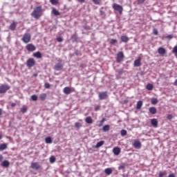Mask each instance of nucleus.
Returning <instances> with one entry per match:
<instances>
[{
    "label": "nucleus",
    "mask_w": 177,
    "mask_h": 177,
    "mask_svg": "<svg viewBox=\"0 0 177 177\" xmlns=\"http://www.w3.org/2000/svg\"><path fill=\"white\" fill-rule=\"evenodd\" d=\"M42 12H44V9H42V6H37L34 8L33 11L31 13L32 17L38 20L41 16H42Z\"/></svg>",
    "instance_id": "f257e3e1"
},
{
    "label": "nucleus",
    "mask_w": 177,
    "mask_h": 177,
    "mask_svg": "<svg viewBox=\"0 0 177 177\" xmlns=\"http://www.w3.org/2000/svg\"><path fill=\"white\" fill-rule=\"evenodd\" d=\"M21 41L24 42V44H28L31 41V35L30 33H25L21 38Z\"/></svg>",
    "instance_id": "f03ea898"
},
{
    "label": "nucleus",
    "mask_w": 177,
    "mask_h": 177,
    "mask_svg": "<svg viewBox=\"0 0 177 177\" xmlns=\"http://www.w3.org/2000/svg\"><path fill=\"white\" fill-rule=\"evenodd\" d=\"M9 89H10V86L8 84L0 85V93H6Z\"/></svg>",
    "instance_id": "7ed1b4c3"
},
{
    "label": "nucleus",
    "mask_w": 177,
    "mask_h": 177,
    "mask_svg": "<svg viewBox=\"0 0 177 177\" xmlns=\"http://www.w3.org/2000/svg\"><path fill=\"white\" fill-rule=\"evenodd\" d=\"M112 8L113 9H114V10H117L118 12H119L120 15H122V11L124 10V8H122V7L120 6V4L113 3Z\"/></svg>",
    "instance_id": "20e7f679"
},
{
    "label": "nucleus",
    "mask_w": 177,
    "mask_h": 177,
    "mask_svg": "<svg viewBox=\"0 0 177 177\" xmlns=\"http://www.w3.org/2000/svg\"><path fill=\"white\" fill-rule=\"evenodd\" d=\"M26 66L28 68H31V67H34L35 66V59L34 58H29L26 61Z\"/></svg>",
    "instance_id": "39448f33"
},
{
    "label": "nucleus",
    "mask_w": 177,
    "mask_h": 177,
    "mask_svg": "<svg viewBox=\"0 0 177 177\" xmlns=\"http://www.w3.org/2000/svg\"><path fill=\"white\" fill-rule=\"evenodd\" d=\"M124 57H125V55H124V53L122 51L119 52L116 57L117 63H121Z\"/></svg>",
    "instance_id": "423d86ee"
},
{
    "label": "nucleus",
    "mask_w": 177,
    "mask_h": 177,
    "mask_svg": "<svg viewBox=\"0 0 177 177\" xmlns=\"http://www.w3.org/2000/svg\"><path fill=\"white\" fill-rule=\"evenodd\" d=\"M63 92L65 95H70V93H71V92H75V88L66 86V87L64 88Z\"/></svg>",
    "instance_id": "0eeeda50"
},
{
    "label": "nucleus",
    "mask_w": 177,
    "mask_h": 177,
    "mask_svg": "<svg viewBox=\"0 0 177 177\" xmlns=\"http://www.w3.org/2000/svg\"><path fill=\"white\" fill-rule=\"evenodd\" d=\"M26 49L28 50V52H34L36 49L37 47L32 44H28L26 46Z\"/></svg>",
    "instance_id": "6e6552de"
},
{
    "label": "nucleus",
    "mask_w": 177,
    "mask_h": 177,
    "mask_svg": "<svg viewBox=\"0 0 177 177\" xmlns=\"http://www.w3.org/2000/svg\"><path fill=\"white\" fill-rule=\"evenodd\" d=\"M59 63L56 64L54 66V69L56 70V71H61V70H63V65L62 64V59L58 60Z\"/></svg>",
    "instance_id": "1a4fd4ad"
},
{
    "label": "nucleus",
    "mask_w": 177,
    "mask_h": 177,
    "mask_svg": "<svg viewBox=\"0 0 177 177\" xmlns=\"http://www.w3.org/2000/svg\"><path fill=\"white\" fill-rule=\"evenodd\" d=\"M31 169H35L36 171H38L41 168V165L38 163V162H33L31 163Z\"/></svg>",
    "instance_id": "9d476101"
},
{
    "label": "nucleus",
    "mask_w": 177,
    "mask_h": 177,
    "mask_svg": "<svg viewBox=\"0 0 177 177\" xmlns=\"http://www.w3.org/2000/svg\"><path fill=\"white\" fill-rule=\"evenodd\" d=\"M134 67H140L142 66V58L138 57L137 59L134 61L133 63Z\"/></svg>",
    "instance_id": "9b49d317"
},
{
    "label": "nucleus",
    "mask_w": 177,
    "mask_h": 177,
    "mask_svg": "<svg viewBox=\"0 0 177 177\" xmlns=\"http://www.w3.org/2000/svg\"><path fill=\"white\" fill-rule=\"evenodd\" d=\"M107 92H100L99 93L98 97L100 100H104V99H107Z\"/></svg>",
    "instance_id": "f8f14e48"
},
{
    "label": "nucleus",
    "mask_w": 177,
    "mask_h": 177,
    "mask_svg": "<svg viewBox=\"0 0 177 177\" xmlns=\"http://www.w3.org/2000/svg\"><path fill=\"white\" fill-rule=\"evenodd\" d=\"M158 53L160 55V56H164L167 53V50L162 47H159L158 49Z\"/></svg>",
    "instance_id": "ddd939ff"
},
{
    "label": "nucleus",
    "mask_w": 177,
    "mask_h": 177,
    "mask_svg": "<svg viewBox=\"0 0 177 177\" xmlns=\"http://www.w3.org/2000/svg\"><path fill=\"white\" fill-rule=\"evenodd\" d=\"M151 124L153 128H157L158 127V120L156 118L151 119Z\"/></svg>",
    "instance_id": "4468645a"
},
{
    "label": "nucleus",
    "mask_w": 177,
    "mask_h": 177,
    "mask_svg": "<svg viewBox=\"0 0 177 177\" xmlns=\"http://www.w3.org/2000/svg\"><path fill=\"white\" fill-rule=\"evenodd\" d=\"M113 153L115 154V156H119L120 153H121V149L118 147H115L113 149Z\"/></svg>",
    "instance_id": "2eb2a0df"
},
{
    "label": "nucleus",
    "mask_w": 177,
    "mask_h": 177,
    "mask_svg": "<svg viewBox=\"0 0 177 177\" xmlns=\"http://www.w3.org/2000/svg\"><path fill=\"white\" fill-rule=\"evenodd\" d=\"M16 27H17V24L15 21H12V23L9 26V30H11V31H15V30H16Z\"/></svg>",
    "instance_id": "dca6fc26"
},
{
    "label": "nucleus",
    "mask_w": 177,
    "mask_h": 177,
    "mask_svg": "<svg viewBox=\"0 0 177 177\" xmlns=\"http://www.w3.org/2000/svg\"><path fill=\"white\" fill-rule=\"evenodd\" d=\"M133 147H135V149H140V147H142L140 141L136 140L133 143Z\"/></svg>",
    "instance_id": "f3484780"
},
{
    "label": "nucleus",
    "mask_w": 177,
    "mask_h": 177,
    "mask_svg": "<svg viewBox=\"0 0 177 177\" xmlns=\"http://www.w3.org/2000/svg\"><path fill=\"white\" fill-rule=\"evenodd\" d=\"M149 111L151 114H153V115L157 114V109L154 106L150 107L149 109Z\"/></svg>",
    "instance_id": "a211bd4d"
},
{
    "label": "nucleus",
    "mask_w": 177,
    "mask_h": 177,
    "mask_svg": "<svg viewBox=\"0 0 177 177\" xmlns=\"http://www.w3.org/2000/svg\"><path fill=\"white\" fill-rule=\"evenodd\" d=\"M33 56L34 57H37V59H41L42 58V53H41V52L37 51L35 53H33Z\"/></svg>",
    "instance_id": "6ab92c4d"
},
{
    "label": "nucleus",
    "mask_w": 177,
    "mask_h": 177,
    "mask_svg": "<svg viewBox=\"0 0 177 177\" xmlns=\"http://www.w3.org/2000/svg\"><path fill=\"white\" fill-rule=\"evenodd\" d=\"M142 106H143V101L142 100L138 101L136 105L137 110H140V109H142Z\"/></svg>",
    "instance_id": "aec40b11"
},
{
    "label": "nucleus",
    "mask_w": 177,
    "mask_h": 177,
    "mask_svg": "<svg viewBox=\"0 0 177 177\" xmlns=\"http://www.w3.org/2000/svg\"><path fill=\"white\" fill-rule=\"evenodd\" d=\"M10 165V163L8 160H4L1 163V166L3 167L4 168H8Z\"/></svg>",
    "instance_id": "412c9836"
},
{
    "label": "nucleus",
    "mask_w": 177,
    "mask_h": 177,
    "mask_svg": "<svg viewBox=\"0 0 177 177\" xmlns=\"http://www.w3.org/2000/svg\"><path fill=\"white\" fill-rule=\"evenodd\" d=\"M52 13L54 16H60V12H59L56 8H53Z\"/></svg>",
    "instance_id": "4be33fe9"
},
{
    "label": "nucleus",
    "mask_w": 177,
    "mask_h": 177,
    "mask_svg": "<svg viewBox=\"0 0 177 177\" xmlns=\"http://www.w3.org/2000/svg\"><path fill=\"white\" fill-rule=\"evenodd\" d=\"M85 121L87 124H93V120L91 116L86 118Z\"/></svg>",
    "instance_id": "5701e85b"
},
{
    "label": "nucleus",
    "mask_w": 177,
    "mask_h": 177,
    "mask_svg": "<svg viewBox=\"0 0 177 177\" xmlns=\"http://www.w3.org/2000/svg\"><path fill=\"white\" fill-rule=\"evenodd\" d=\"M104 173L106 175H111V174H113V170L111 168H106L104 169Z\"/></svg>",
    "instance_id": "b1692460"
},
{
    "label": "nucleus",
    "mask_w": 177,
    "mask_h": 177,
    "mask_svg": "<svg viewBox=\"0 0 177 177\" xmlns=\"http://www.w3.org/2000/svg\"><path fill=\"white\" fill-rule=\"evenodd\" d=\"M153 88L154 86L152 84H148L146 86V89H147V91H153Z\"/></svg>",
    "instance_id": "393cba45"
},
{
    "label": "nucleus",
    "mask_w": 177,
    "mask_h": 177,
    "mask_svg": "<svg viewBox=\"0 0 177 177\" xmlns=\"http://www.w3.org/2000/svg\"><path fill=\"white\" fill-rule=\"evenodd\" d=\"M104 145V141H100L95 145V149H99V147H102Z\"/></svg>",
    "instance_id": "a878e982"
},
{
    "label": "nucleus",
    "mask_w": 177,
    "mask_h": 177,
    "mask_svg": "<svg viewBox=\"0 0 177 177\" xmlns=\"http://www.w3.org/2000/svg\"><path fill=\"white\" fill-rule=\"evenodd\" d=\"M8 149V145L7 144H1L0 145V150L2 151L3 150H6Z\"/></svg>",
    "instance_id": "bb28decb"
},
{
    "label": "nucleus",
    "mask_w": 177,
    "mask_h": 177,
    "mask_svg": "<svg viewBox=\"0 0 177 177\" xmlns=\"http://www.w3.org/2000/svg\"><path fill=\"white\" fill-rule=\"evenodd\" d=\"M122 42H128L129 41V38L127 36H121Z\"/></svg>",
    "instance_id": "cd10ccee"
},
{
    "label": "nucleus",
    "mask_w": 177,
    "mask_h": 177,
    "mask_svg": "<svg viewBox=\"0 0 177 177\" xmlns=\"http://www.w3.org/2000/svg\"><path fill=\"white\" fill-rule=\"evenodd\" d=\"M102 131H104V132H107V131H110V125L106 124V125L104 126L102 128Z\"/></svg>",
    "instance_id": "c85d7f7f"
},
{
    "label": "nucleus",
    "mask_w": 177,
    "mask_h": 177,
    "mask_svg": "<svg viewBox=\"0 0 177 177\" xmlns=\"http://www.w3.org/2000/svg\"><path fill=\"white\" fill-rule=\"evenodd\" d=\"M40 100H45L46 99V93H41L39 95Z\"/></svg>",
    "instance_id": "c756f323"
},
{
    "label": "nucleus",
    "mask_w": 177,
    "mask_h": 177,
    "mask_svg": "<svg viewBox=\"0 0 177 177\" xmlns=\"http://www.w3.org/2000/svg\"><path fill=\"white\" fill-rule=\"evenodd\" d=\"M45 142H46V143H48V144L52 143V138H50V137L46 138Z\"/></svg>",
    "instance_id": "7c9ffc66"
},
{
    "label": "nucleus",
    "mask_w": 177,
    "mask_h": 177,
    "mask_svg": "<svg viewBox=\"0 0 177 177\" xmlns=\"http://www.w3.org/2000/svg\"><path fill=\"white\" fill-rule=\"evenodd\" d=\"M151 103V104H157V103H158V100H157V98H152Z\"/></svg>",
    "instance_id": "2f4dec72"
},
{
    "label": "nucleus",
    "mask_w": 177,
    "mask_h": 177,
    "mask_svg": "<svg viewBox=\"0 0 177 177\" xmlns=\"http://www.w3.org/2000/svg\"><path fill=\"white\" fill-rule=\"evenodd\" d=\"M92 2L94 3L95 5H100L102 0H92Z\"/></svg>",
    "instance_id": "473e14b6"
},
{
    "label": "nucleus",
    "mask_w": 177,
    "mask_h": 177,
    "mask_svg": "<svg viewBox=\"0 0 177 177\" xmlns=\"http://www.w3.org/2000/svg\"><path fill=\"white\" fill-rule=\"evenodd\" d=\"M56 162V158L53 156H52L51 157H50V162L51 164H53V162Z\"/></svg>",
    "instance_id": "72a5a7b5"
},
{
    "label": "nucleus",
    "mask_w": 177,
    "mask_h": 177,
    "mask_svg": "<svg viewBox=\"0 0 177 177\" xmlns=\"http://www.w3.org/2000/svg\"><path fill=\"white\" fill-rule=\"evenodd\" d=\"M104 121H106V119L103 118L102 120H100V124H98V127H103V124H104Z\"/></svg>",
    "instance_id": "f704fd0d"
},
{
    "label": "nucleus",
    "mask_w": 177,
    "mask_h": 177,
    "mask_svg": "<svg viewBox=\"0 0 177 177\" xmlns=\"http://www.w3.org/2000/svg\"><path fill=\"white\" fill-rule=\"evenodd\" d=\"M127 133V131L125 129H122L120 131L121 136H126Z\"/></svg>",
    "instance_id": "c9c22d12"
},
{
    "label": "nucleus",
    "mask_w": 177,
    "mask_h": 177,
    "mask_svg": "<svg viewBox=\"0 0 177 177\" xmlns=\"http://www.w3.org/2000/svg\"><path fill=\"white\" fill-rule=\"evenodd\" d=\"M125 167H127V164L125 163H122L119 167L118 169H125Z\"/></svg>",
    "instance_id": "e433bc0d"
},
{
    "label": "nucleus",
    "mask_w": 177,
    "mask_h": 177,
    "mask_svg": "<svg viewBox=\"0 0 177 177\" xmlns=\"http://www.w3.org/2000/svg\"><path fill=\"white\" fill-rule=\"evenodd\" d=\"M165 175H167V171H160L159 173V177H164Z\"/></svg>",
    "instance_id": "4c0bfd02"
},
{
    "label": "nucleus",
    "mask_w": 177,
    "mask_h": 177,
    "mask_svg": "<svg viewBox=\"0 0 177 177\" xmlns=\"http://www.w3.org/2000/svg\"><path fill=\"white\" fill-rule=\"evenodd\" d=\"M52 5H57L59 3V0H50Z\"/></svg>",
    "instance_id": "58836bf2"
},
{
    "label": "nucleus",
    "mask_w": 177,
    "mask_h": 177,
    "mask_svg": "<svg viewBox=\"0 0 177 177\" xmlns=\"http://www.w3.org/2000/svg\"><path fill=\"white\" fill-rule=\"evenodd\" d=\"M31 99L32 100H33L34 102H37V100H38V96L37 95H32L31 96Z\"/></svg>",
    "instance_id": "ea45409f"
},
{
    "label": "nucleus",
    "mask_w": 177,
    "mask_h": 177,
    "mask_svg": "<svg viewBox=\"0 0 177 177\" xmlns=\"http://www.w3.org/2000/svg\"><path fill=\"white\" fill-rule=\"evenodd\" d=\"M21 113H27V107L23 106L22 108H21Z\"/></svg>",
    "instance_id": "a19ab883"
},
{
    "label": "nucleus",
    "mask_w": 177,
    "mask_h": 177,
    "mask_svg": "<svg viewBox=\"0 0 177 177\" xmlns=\"http://www.w3.org/2000/svg\"><path fill=\"white\" fill-rule=\"evenodd\" d=\"M172 53H174V55L177 54V46H174L172 50Z\"/></svg>",
    "instance_id": "79ce46f5"
},
{
    "label": "nucleus",
    "mask_w": 177,
    "mask_h": 177,
    "mask_svg": "<svg viewBox=\"0 0 177 177\" xmlns=\"http://www.w3.org/2000/svg\"><path fill=\"white\" fill-rule=\"evenodd\" d=\"M75 128H81V127H82V125H81V123H80V122H75Z\"/></svg>",
    "instance_id": "37998d69"
},
{
    "label": "nucleus",
    "mask_w": 177,
    "mask_h": 177,
    "mask_svg": "<svg viewBox=\"0 0 177 177\" xmlns=\"http://www.w3.org/2000/svg\"><path fill=\"white\" fill-rule=\"evenodd\" d=\"M117 42H118V41H117V39H112L110 41V44H117Z\"/></svg>",
    "instance_id": "c03bdc74"
},
{
    "label": "nucleus",
    "mask_w": 177,
    "mask_h": 177,
    "mask_svg": "<svg viewBox=\"0 0 177 177\" xmlns=\"http://www.w3.org/2000/svg\"><path fill=\"white\" fill-rule=\"evenodd\" d=\"M44 87L46 88V89H49V88H50V84L49 83H45Z\"/></svg>",
    "instance_id": "a18cd8bd"
},
{
    "label": "nucleus",
    "mask_w": 177,
    "mask_h": 177,
    "mask_svg": "<svg viewBox=\"0 0 177 177\" xmlns=\"http://www.w3.org/2000/svg\"><path fill=\"white\" fill-rule=\"evenodd\" d=\"M167 118L168 120H172V118H174V117L172 116V115L168 114V115H167Z\"/></svg>",
    "instance_id": "49530a36"
},
{
    "label": "nucleus",
    "mask_w": 177,
    "mask_h": 177,
    "mask_svg": "<svg viewBox=\"0 0 177 177\" xmlns=\"http://www.w3.org/2000/svg\"><path fill=\"white\" fill-rule=\"evenodd\" d=\"M153 33L154 35H158V30H157V29H153Z\"/></svg>",
    "instance_id": "de8ad7c7"
},
{
    "label": "nucleus",
    "mask_w": 177,
    "mask_h": 177,
    "mask_svg": "<svg viewBox=\"0 0 177 177\" xmlns=\"http://www.w3.org/2000/svg\"><path fill=\"white\" fill-rule=\"evenodd\" d=\"M57 42H63V38L58 37L57 38Z\"/></svg>",
    "instance_id": "09e8293b"
},
{
    "label": "nucleus",
    "mask_w": 177,
    "mask_h": 177,
    "mask_svg": "<svg viewBox=\"0 0 177 177\" xmlns=\"http://www.w3.org/2000/svg\"><path fill=\"white\" fill-rule=\"evenodd\" d=\"M138 5H142V3H145V0H138Z\"/></svg>",
    "instance_id": "8fccbe9b"
},
{
    "label": "nucleus",
    "mask_w": 177,
    "mask_h": 177,
    "mask_svg": "<svg viewBox=\"0 0 177 177\" xmlns=\"http://www.w3.org/2000/svg\"><path fill=\"white\" fill-rule=\"evenodd\" d=\"M100 110V105H97L95 107V111H99Z\"/></svg>",
    "instance_id": "3c124183"
},
{
    "label": "nucleus",
    "mask_w": 177,
    "mask_h": 177,
    "mask_svg": "<svg viewBox=\"0 0 177 177\" xmlns=\"http://www.w3.org/2000/svg\"><path fill=\"white\" fill-rule=\"evenodd\" d=\"M100 16H104V15H105L104 11L100 10Z\"/></svg>",
    "instance_id": "603ef678"
},
{
    "label": "nucleus",
    "mask_w": 177,
    "mask_h": 177,
    "mask_svg": "<svg viewBox=\"0 0 177 177\" xmlns=\"http://www.w3.org/2000/svg\"><path fill=\"white\" fill-rule=\"evenodd\" d=\"M124 73V70L123 69H120L118 71V74H122Z\"/></svg>",
    "instance_id": "864d4df0"
},
{
    "label": "nucleus",
    "mask_w": 177,
    "mask_h": 177,
    "mask_svg": "<svg viewBox=\"0 0 177 177\" xmlns=\"http://www.w3.org/2000/svg\"><path fill=\"white\" fill-rule=\"evenodd\" d=\"M77 1L80 3H84L85 2V0H77Z\"/></svg>",
    "instance_id": "5fc2aeb1"
},
{
    "label": "nucleus",
    "mask_w": 177,
    "mask_h": 177,
    "mask_svg": "<svg viewBox=\"0 0 177 177\" xmlns=\"http://www.w3.org/2000/svg\"><path fill=\"white\" fill-rule=\"evenodd\" d=\"M3 138V135L2 134V131H0V140Z\"/></svg>",
    "instance_id": "6e6d98bb"
},
{
    "label": "nucleus",
    "mask_w": 177,
    "mask_h": 177,
    "mask_svg": "<svg viewBox=\"0 0 177 177\" xmlns=\"http://www.w3.org/2000/svg\"><path fill=\"white\" fill-rule=\"evenodd\" d=\"M168 177H176V176L174 174H171L168 176Z\"/></svg>",
    "instance_id": "4d7b16f0"
},
{
    "label": "nucleus",
    "mask_w": 177,
    "mask_h": 177,
    "mask_svg": "<svg viewBox=\"0 0 177 177\" xmlns=\"http://www.w3.org/2000/svg\"><path fill=\"white\" fill-rule=\"evenodd\" d=\"M15 106H16V103L11 104V107H15Z\"/></svg>",
    "instance_id": "13d9d810"
},
{
    "label": "nucleus",
    "mask_w": 177,
    "mask_h": 177,
    "mask_svg": "<svg viewBox=\"0 0 177 177\" xmlns=\"http://www.w3.org/2000/svg\"><path fill=\"white\" fill-rule=\"evenodd\" d=\"M3 160V156L2 155H0V162Z\"/></svg>",
    "instance_id": "bf43d9fd"
},
{
    "label": "nucleus",
    "mask_w": 177,
    "mask_h": 177,
    "mask_svg": "<svg viewBox=\"0 0 177 177\" xmlns=\"http://www.w3.org/2000/svg\"><path fill=\"white\" fill-rule=\"evenodd\" d=\"M174 85H175V86H177V79L174 82Z\"/></svg>",
    "instance_id": "052dcab7"
},
{
    "label": "nucleus",
    "mask_w": 177,
    "mask_h": 177,
    "mask_svg": "<svg viewBox=\"0 0 177 177\" xmlns=\"http://www.w3.org/2000/svg\"><path fill=\"white\" fill-rule=\"evenodd\" d=\"M33 77H38V74L37 73H34Z\"/></svg>",
    "instance_id": "680f3d73"
},
{
    "label": "nucleus",
    "mask_w": 177,
    "mask_h": 177,
    "mask_svg": "<svg viewBox=\"0 0 177 177\" xmlns=\"http://www.w3.org/2000/svg\"><path fill=\"white\" fill-rule=\"evenodd\" d=\"M167 38H169V39H171V38H172V35H168V36H167Z\"/></svg>",
    "instance_id": "e2e57ef3"
},
{
    "label": "nucleus",
    "mask_w": 177,
    "mask_h": 177,
    "mask_svg": "<svg viewBox=\"0 0 177 177\" xmlns=\"http://www.w3.org/2000/svg\"><path fill=\"white\" fill-rule=\"evenodd\" d=\"M0 115H2V109H0Z\"/></svg>",
    "instance_id": "0e129e2a"
},
{
    "label": "nucleus",
    "mask_w": 177,
    "mask_h": 177,
    "mask_svg": "<svg viewBox=\"0 0 177 177\" xmlns=\"http://www.w3.org/2000/svg\"><path fill=\"white\" fill-rule=\"evenodd\" d=\"M175 56H176V59H177V53L175 55Z\"/></svg>",
    "instance_id": "69168bd1"
},
{
    "label": "nucleus",
    "mask_w": 177,
    "mask_h": 177,
    "mask_svg": "<svg viewBox=\"0 0 177 177\" xmlns=\"http://www.w3.org/2000/svg\"><path fill=\"white\" fill-rule=\"evenodd\" d=\"M0 30H1V28H0Z\"/></svg>",
    "instance_id": "338daca9"
}]
</instances>
